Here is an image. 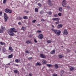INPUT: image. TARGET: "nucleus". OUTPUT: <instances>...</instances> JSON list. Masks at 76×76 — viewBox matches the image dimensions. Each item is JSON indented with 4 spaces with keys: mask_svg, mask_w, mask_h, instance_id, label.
<instances>
[{
    "mask_svg": "<svg viewBox=\"0 0 76 76\" xmlns=\"http://www.w3.org/2000/svg\"><path fill=\"white\" fill-rule=\"evenodd\" d=\"M15 28H12L7 30V32L9 35L10 36H14L15 35V34L13 32H17V31H15Z\"/></svg>",
    "mask_w": 76,
    "mask_h": 76,
    "instance_id": "nucleus-1",
    "label": "nucleus"
},
{
    "mask_svg": "<svg viewBox=\"0 0 76 76\" xmlns=\"http://www.w3.org/2000/svg\"><path fill=\"white\" fill-rule=\"evenodd\" d=\"M52 31H53V32H55L56 35H57L58 36L60 35L61 31H60V30H55L53 29H52Z\"/></svg>",
    "mask_w": 76,
    "mask_h": 76,
    "instance_id": "nucleus-2",
    "label": "nucleus"
},
{
    "mask_svg": "<svg viewBox=\"0 0 76 76\" xmlns=\"http://www.w3.org/2000/svg\"><path fill=\"white\" fill-rule=\"evenodd\" d=\"M66 4L67 3H66V0H64L62 1V5L63 7H66V6H64V5H66Z\"/></svg>",
    "mask_w": 76,
    "mask_h": 76,
    "instance_id": "nucleus-3",
    "label": "nucleus"
},
{
    "mask_svg": "<svg viewBox=\"0 0 76 76\" xmlns=\"http://www.w3.org/2000/svg\"><path fill=\"white\" fill-rule=\"evenodd\" d=\"M48 4L50 6H53V3L51 2V1L50 0H49L48 1Z\"/></svg>",
    "mask_w": 76,
    "mask_h": 76,
    "instance_id": "nucleus-4",
    "label": "nucleus"
},
{
    "mask_svg": "<svg viewBox=\"0 0 76 76\" xmlns=\"http://www.w3.org/2000/svg\"><path fill=\"white\" fill-rule=\"evenodd\" d=\"M38 38H40V39H42L43 38V34H39L38 37Z\"/></svg>",
    "mask_w": 76,
    "mask_h": 76,
    "instance_id": "nucleus-5",
    "label": "nucleus"
},
{
    "mask_svg": "<svg viewBox=\"0 0 76 76\" xmlns=\"http://www.w3.org/2000/svg\"><path fill=\"white\" fill-rule=\"evenodd\" d=\"M40 57L42 58H45L46 57L45 56L43 55V54H40Z\"/></svg>",
    "mask_w": 76,
    "mask_h": 76,
    "instance_id": "nucleus-6",
    "label": "nucleus"
},
{
    "mask_svg": "<svg viewBox=\"0 0 76 76\" xmlns=\"http://www.w3.org/2000/svg\"><path fill=\"white\" fill-rule=\"evenodd\" d=\"M68 34V32H67V30L65 29L64 31V35H67Z\"/></svg>",
    "mask_w": 76,
    "mask_h": 76,
    "instance_id": "nucleus-7",
    "label": "nucleus"
},
{
    "mask_svg": "<svg viewBox=\"0 0 76 76\" xmlns=\"http://www.w3.org/2000/svg\"><path fill=\"white\" fill-rule=\"evenodd\" d=\"M9 50H10V52H13V49H12V48L11 46H10L9 48Z\"/></svg>",
    "mask_w": 76,
    "mask_h": 76,
    "instance_id": "nucleus-8",
    "label": "nucleus"
},
{
    "mask_svg": "<svg viewBox=\"0 0 76 76\" xmlns=\"http://www.w3.org/2000/svg\"><path fill=\"white\" fill-rule=\"evenodd\" d=\"M35 66H41V63L40 62H37Z\"/></svg>",
    "mask_w": 76,
    "mask_h": 76,
    "instance_id": "nucleus-9",
    "label": "nucleus"
},
{
    "mask_svg": "<svg viewBox=\"0 0 76 76\" xmlns=\"http://www.w3.org/2000/svg\"><path fill=\"white\" fill-rule=\"evenodd\" d=\"M56 52V50H53L52 51H51L50 53L51 54H55Z\"/></svg>",
    "mask_w": 76,
    "mask_h": 76,
    "instance_id": "nucleus-10",
    "label": "nucleus"
},
{
    "mask_svg": "<svg viewBox=\"0 0 76 76\" xmlns=\"http://www.w3.org/2000/svg\"><path fill=\"white\" fill-rule=\"evenodd\" d=\"M14 72L15 74H16L17 73L18 74H19V72L18 71V70H14Z\"/></svg>",
    "mask_w": 76,
    "mask_h": 76,
    "instance_id": "nucleus-11",
    "label": "nucleus"
},
{
    "mask_svg": "<svg viewBox=\"0 0 76 76\" xmlns=\"http://www.w3.org/2000/svg\"><path fill=\"white\" fill-rule=\"evenodd\" d=\"M52 20H60V18H53L52 19Z\"/></svg>",
    "mask_w": 76,
    "mask_h": 76,
    "instance_id": "nucleus-12",
    "label": "nucleus"
},
{
    "mask_svg": "<svg viewBox=\"0 0 76 76\" xmlns=\"http://www.w3.org/2000/svg\"><path fill=\"white\" fill-rule=\"evenodd\" d=\"M46 65H47V66H48V67H51L53 66V65L51 64H46Z\"/></svg>",
    "mask_w": 76,
    "mask_h": 76,
    "instance_id": "nucleus-13",
    "label": "nucleus"
},
{
    "mask_svg": "<svg viewBox=\"0 0 76 76\" xmlns=\"http://www.w3.org/2000/svg\"><path fill=\"white\" fill-rule=\"evenodd\" d=\"M26 43H27V44H32L31 41L29 40L26 41Z\"/></svg>",
    "mask_w": 76,
    "mask_h": 76,
    "instance_id": "nucleus-14",
    "label": "nucleus"
},
{
    "mask_svg": "<svg viewBox=\"0 0 76 76\" xmlns=\"http://www.w3.org/2000/svg\"><path fill=\"white\" fill-rule=\"evenodd\" d=\"M21 29L23 31H26V27L22 26Z\"/></svg>",
    "mask_w": 76,
    "mask_h": 76,
    "instance_id": "nucleus-15",
    "label": "nucleus"
},
{
    "mask_svg": "<svg viewBox=\"0 0 76 76\" xmlns=\"http://www.w3.org/2000/svg\"><path fill=\"white\" fill-rule=\"evenodd\" d=\"M42 64H46L47 61L45 60H43L42 62Z\"/></svg>",
    "mask_w": 76,
    "mask_h": 76,
    "instance_id": "nucleus-16",
    "label": "nucleus"
},
{
    "mask_svg": "<svg viewBox=\"0 0 76 76\" xmlns=\"http://www.w3.org/2000/svg\"><path fill=\"white\" fill-rule=\"evenodd\" d=\"M55 68L56 69H57L58 68V66L57 64H56L55 65Z\"/></svg>",
    "mask_w": 76,
    "mask_h": 76,
    "instance_id": "nucleus-17",
    "label": "nucleus"
},
{
    "mask_svg": "<svg viewBox=\"0 0 76 76\" xmlns=\"http://www.w3.org/2000/svg\"><path fill=\"white\" fill-rule=\"evenodd\" d=\"M63 10V9L62 8V7H60L59 9V12H61Z\"/></svg>",
    "mask_w": 76,
    "mask_h": 76,
    "instance_id": "nucleus-18",
    "label": "nucleus"
},
{
    "mask_svg": "<svg viewBox=\"0 0 76 76\" xmlns=\"http://www.w3.org/2000/svg\"><path fill=\"white\" fill-rule=\"evenodd\" d=\"M9 9L8 8H6V9H5L4 11L5 12H6V13H8L9 12Z\"/></svg>",
    "mask_w": 76,
    "mask_h": 76,
    "instance_id": "nucleus-19",
    "label": "nucleus"
},
{
    "mask_svg": "<svg viewBox=\"0 0 76 76\" xmlns=\"http://www.w3.org/2000/svg\"><path fill=\"white\" fill-rule=\"evenodd\" d=\"M62 26H62V25L58 24V28H62Z\"/></svg>",
    "mask_w": 76,
    "mask_h": 76,
    "instance_id": "nucleus-20",
    "label": "nucleus"
},
{
    "mask_svg": "<svg viewBox=\"0 0 76 76\" xmlns=\"http://www.w3.org/2000/svg\"><path fill=\"white\" fill-rule=\"evenodd\" d=\"M15 61L16 63H19L20 62V60L16 59L15 60Z\"/></svg>",
    "mask_w": 76,
    "mask_h": 76,
    "instance_id": "nucleus-21",
    "label": "nucleus"
},
{
    "mask_svg": "<svg viewBox=\"0 0 76 76\" xmlns=\"http://www.w3.org/2000/svg\"><path fill=\"white\" fill-rule=\"evenodd\" d=\"M0 44L1 45H5V43L2 42H0Z\"/></svg>",
    "mask_w": 76,
    "mask_h": 76,
    "instance_id": "nucleus-22",
    "label": "nucleus"
},
{
    "mask_svg": "<svg viewBox=\"0 0 76 76\" xmlns=\"http://www.w3.org/2000/svg\"><path fill=\"white\" fill-rule=\"evenodd\" d=\"M12 57H13V55L12 54H11L8 56V58H12Z\"/></svg>",
    "mask_w": 76,
    "mask_h": 76,
    "instance_id": "nucleus-23",
    "label": "nucleus"
},
{
    "mask_svg": "<svg viewBox=\"0 0 76 76\" xmlns=\"http://www.w3.org/2000/svg\"><path fill=\"white\" fill-rule=\"evenodd\" d=\"M17 19L18 20H21L22 19V17H17Z\"/></svg>",
    "mask_w": 76,
    "mask_h": 76,
    "instance_id": "nucleus-24",
    "label": "nucleus"
},
{
    "mask_svg": "<svg viewBox=\"0 0 76 76\" xmlns=\"http://www.w3.org/2000/svg\"><path fill=\"white\" fill-rule=\"evenodd\" d=\"M1 29H2V30H3L4 31V30H5V29H6V28H5V27H4L1 26Z\"/></svg>",
    "mask_w": 76,
    "mask_h": 76,
    "instance_id": "nucleus-25",
    "label": "nucleus"
},
{
    "mask_svg": "<svg viewBox=\"0 0 76 76\" xmlns=\"http://www.w3.org/2000/svg\"><path fill=\"white\" fill-rule=\"evenodd\" d=\"M4 31L2 29H0V34H3V32Z\"/></svg>",
    "mask_w": 76,
    "mask_h": 76,
    "instance_id": "nucleus-26",
    "label": "nucleus"
},
{
    "mask_svg": "<svg viewBox=\"0 0 76 76\" xmlns=\"http://www.w3.org/2000/svg\"><path fill=\"white\" fill-rule=\"evenodd\" d=\"M47 42L48 43H49L50 44V43H51V42H52V41L50 40H48L47 41Z\"/></svg>",
    "mask_w": 76,
    "mask_h": 76,
    "instance_id": "nucleus-27",
    "label": "nucleus"
},
{
    "mask_svg": "<svg viewBox=\"0 0 76 76\" xmlns=\"http://www.w3.org/2000/svg\"><path fill=\"white\" fill-rule=\"evenodd\" d=\"M3 52H5V53H7V50H6L4 48L3 49Z\"/></svg>",
    "mask_w": 76,
    "mask_h": 76,
    "instance_id": "nucleus-28",
    "label": "nucleus"
},
{
    "mask_svg": "<svg viewBox=\"0 0 76 76\" xmlns=\"http://www.w3.org/2000/svg\"><path fill=\"white\" fill-rule=\"evenodd\" d=\"M23 18L25 19H28V17L27 16H25L24 17H23Z\"/></svg>",
    "mask_w": 76,
    "mask_h": 76,
    "instance_id": "nucleus-29",
    "label": "nucleus"
},
{
    "mask_svg": "<svg viewBox=\"0 0 76 76\" xmlns=\"http://www.w3.org/2000/svg\"><path fill=\"white\" fill-rule=\"evenodd\" d=\"M4 19L5 22H7V19H8V17H4Z\"/></svg>",
    "mask_w": 76,
    "mask_h": 76,
    "instance_id": "nucleus-30",
    "label": "nucleus"
},
{
    "mask_svg": "<svg viewBox=\"0 0 76 76\" xmlns=\"http://www.w3.org/2000/svg\"><path fill=\"white\" fill-rule=\"evenodd\" d=\"M35 10L36 13H37V12H38V8H35Z\"/></svg>",
    "mask_w": 76,
    "mask_h": 76,
    "instance_id": "nucleus-31",
    "label": "nucleus"
},
{
    "mask_svg": "<svg viewBox=\"0 0 76 76\" xmlns=\"http://www.w3.org/2000/svg\"><path fill=\"white\" fill-rule=\"evenodd\" d=\"M4 18L7 17V14H6V13H4Z\"/></svg>",
    "mask_w": 76,
    "mask_h": 76,
    "instance_id": "nucleus-32",
    "label": "nucleus"
},
{
    "mask_svg": "<svg viewBox=\"0 0 76 76\" xmlns=\"http://www.w3.org/2000/svg\"><path fill=\"white\" fill-rule=\"evenodd\" d=\"M12 10H8V13H12Z\"/></svg>",
    "mask_w": 76,
    "mask_h": 76,
    "instance_id": "nucleus-33",
    "label": "nucleus"
},
{
    "mask_svg": "<svg viewBox=\"0 0 76 76\" xmlns=\"http://www.w3.org/2000/svg\"><path fill=\"white\" fill-rule=\"evenodd\" d=\"M59 58H62V57H63V56L62 55H60L58 56Z\"/></svg>",
    "mask_w": 76,
    "mask_h": 76,
    "instance_id": "nucleus-34",
    "label": "nucleus"
},
{
    "mask_svg": "<svg viewBox=\"0 0 76 76\" xmlns=\"http://www.w3.org/2000/svg\"><path fill=\"white\" fill-rule=\"evenodd\" d=\"M70 70H71V71H72V70H74V68L73 67H72L70 68Z\"/></svg>",
    "mask_w": 76,
    "mask_h": 76,
    "instance_id": "nucleus-35",
    "label": "nucleus"
},
{
    "mask_svg": "<svg viewBox=\"0 0 76 76\" xmlns=\"http://www.w3.org/2000/svg\"><path fill=\"white\" fill-rule=\"evenodd\" d=\"M48 15H51L52 14V12H51V11H50L48 12Z\"/></svg>",
    "mask_w": 76,
    "mask_h": 76,
    "instance_id": "nucleus-36",
    "label": "nucleus"
},
{
    "mask_svg": "<svg viewBox=\"0 0 76 76\" xmlns=\"http://www.w3.org/2000/svg\"><path fill=\"white\" fill-rule=\"evenodd\" d=\"M7 1V0H4L3 1V3L4 4H5V3H6Z\"/></svg>",
    "mask_w": 76,
    "mask_h": 76,
    "instance_id": "nucleus-37",
    "label": "nucleus"
},
{
    "mask_svg": "<svg viewBox=\"0 0 76 76\" xmlns=\"http://www.w3.org/2000/svg\"><path fill=\"white\" fill-rule=\"evenodd\" d=\"M40 13L41 14H43V13H44V11L42 10L40 12Z\"/></svg>",
    "mask_w": 76,
    "mask_h": 76,
    "instance_id": "nucleus-38",
    "label": "nucleus"
},
{
    "mask_svg": "<svg viewBox=\"0 0 76 76\" xmlns=\"http://www.w3.org/2000/svg\"><path fill=\"white\" fill-rule=\"evenodd\" d=\"M28 60H32V57H31L30 58H28Z\"/></svg>",
    "mask_w": 76,
    "mask_h": 76,
    "instance_id": "nucleus-39",
    "label": "nucleus"
},
{
    "mask_svg": "<svg viewBox=\"0 0 76 76\" xmlns=\"http://www.w3.org/2000/svg\"><path fill=\"white\" fill-rule=\"evenodd\" d=\"M38 6H39V7H41V4L40 3L38 4Z\"/></svg>",
    "mask_w": 76,
    "mask_h": 76,
    "instance_id": "nucleus-40",
    "label": "nucleus"
},
{
    "mask_svg": "<svg viewBox=\"0 0 76 76\" xmlns=\"http://www.w3.org/2000/svg\"><path fill=\"white\" fill-rule=\"evenodd\" d=\"M26 53H27V54H29L30 53L29 52H28V51L26 50L25 51Z\"/></svg>",
    "mask_w": 76,
    "mask_h": 76,
    "instance_id": "nucleus-41",
    "label": "nucleus"
},
{
    "mask_svg": "<svg viewBox=\"0 0 76 76\" xmlns=\"http://www.w3.org/2000/svg\"><path fill=\"white\" fill-rule=\"evenodd\" d=\"M61 73H64V70H61Z\"/></svg>",
    "mask_w": 76,
    "mask_h": 76,
    "instance_id": "nucleus-42",
    "label": "nucleus"
},
{
    "mask_svg": "<svg viewBox=\"0 0 76 76\" xmlns=\"http://www.w3.org/2000/svg\"><path fill=\"white\" fill-rule=\"evenodd\" d=\"M66 7V8H67V9H70V7H69V6H66V7Z\"/></svg>",
    "mask_w": 76,
    "mask_h": 76,
    "instance_id": "nucleus-43",
    "label": "nucleus"
},
{
    "mask_svg": "<svg viewBox=\"0 0 76 76\" xmlns=\"http://www.w3.org/2000/svg\"><path fill=\"white\" fill-rule=\"evenodd\" d=\"M54 16H55V17H56V18H57V17L58 16V15H57V14H55L54 15Z\"/></svg>",
    "mask_w": 76,
    "mask_h": 76,
    "instance_id": "nucleus-44",
    "label": "nucleus"
},
{
    "mask_svg": "<svg viewBox=\"0 0 76 76\" xmlns=\"http://www.w3.org/2000/svg\"><path fill=\"white\" fill-rule=\"evenodd\" d=\"M24 12H25L26 13H29V11H26V10H25L24 11Z\"/></svg>",
    "mask_w": 76,
    "mask_h": 76,
    "instance_id": "nucleus-45",
    "label": "nucleus"
},
{
    "mask_svg": "<svg viewBox=\"0 0 76 76\" xmlns=\"http://www.w3.org/2000/svg\"><path fill=\"white\" fill-rule=\"evenodd\" d=\"M35 22H36V20H33L32 21V23H35Z\"/></svg>",
    "mask_w": 76,
    "mask_h": 76,
    "instance_id": "nucleus-46",
    "label": "nucleus"
},
{
    "mask_svg": "<svg viewBox=\"0 0 76 76\" xmlns=\"http://www.w3.org/2000/svg\"><path fill=\"white\" fill-rule=\"evenodd\" d=\"M37 32L39 33H40V32H41V31H39V30H38V31H37Z\"/></svg>",
    "mask_w": 76,
    "mask_h": 76,
    "instance_id": "nucleus-47",
    "label": "nucleus"
},
{
    "mask_svg": "<svg viewBox=\"0 0 76 76\" xmlns=\"http://www.w3.org/2000/svg\"><path fill=\"white\" fill-rule=\"evenodd\" d=\"M34 41L35 42H36V43L37 42V41L35 38L34 39Z\"/></svg>",
    "mask_w": 76,
    "mask_h": 76,
    "instance_id": "nucleus-48",
    "label": "nucleus"
},
{
    "mask_svg": "<svg viewBox=\"0 0 76 76\" xmlns=\"http://www.w3.org/2000/svg\"><path fill=\"white\" fill-rule=\"evenodd\" d=\"M41 21H45V20H44V19L42 18L41 19Z\"/></svg>",
    "mask_w": 76,
    "mask_h": 76,
    "instance_id": "nucleus-49",
    "label": "nucleus"
},
{
    "mask_svg": "<svg viewBox=\"0 0 76 76\" xmlns=\"http://www.w3.org/2000/svg\"><path fill=\"white\" fill-rule=\"evenodd\" d=\"M58 15V16H61V13H59Z\"/></svg>",
    "mask_w": 76,
    "mask_h": 76,
    "instance_id": "nucleus-50",
    "label": "nucleus"
},
{
    "mask_svg": "<svg viewBox=\"0 0 76 76\" xmlns=\"http://www.w3.org/2000/svg\"><path fill=\"white\" fill-rule=\"evenodd\" d=\"M18 24L19 25H21L22 24V23H20V22H19V23H18Z\"/></svg>",
    "mask_w": 76,
    "mask_h": 76,
    "instance_id": "nucleus-51",
    "label": "nucleus"
},
{
    "mask_svg": "<svg viewBox=\"0 0 76 76\" xmlns=\"http://www.w3.org/2000/svg\"><path fill=\"white\" fill-rule=\"evenodd\" d=\"M28 76H32V74H31V73H29V74Z\"/></svg>",
    "mask_w": 76,
    "mask_h": 76,
    "instance_id": "nucleus-52",
    "label": "nucleus"
},
{
    "mask_svg": "<svg viewBox=\"0 0 76 76\" xmlns=\"http://www.w3.org/2000/svg\"><path fill=\"white\" fill-rule=\"evenodd\" d=\"M57 74H53V76H57Z\"/></svg>",
    "mask_w": 76,
    "mask_h": 76,
    "instance_id": "nucleus-53",
    "label": "nucleus"
},
{
    "mask_svg": "<svg viewBox=\"0 0 76 76\" xmlns=\"http://www.w3.org/2000/svg\"><path fill=\"white\" fill-rule=\"evenodd\" d=\"M56 24H58V23H59V22L58 21L57 22H56Z\"/></svg>",
    "mask_w": 76,
    "mask_h": 76,
    "instance_id": "nucleus-54",
    "label": "nucleus"
},
{
    "mask_svg": "<svg viewBox=\"0 0 76 76\" xmlns=\"http://www.w3.org/2000/svg\"><path fill=\"white\" fill-rule=\"evenodd\" d=\"M2 12H0V15H2Z\"/></svg>",
    "mask_w": 76,
    "mask_h": 76,
    "instance_id": "nucleus-55",
    "label": "nucleus"
},
{
    "mask_svg": "<svg viewBox=\"0 0 76 76\" xmlns=\"http://www.w3.org/2000/svg\"><path fill=\"white\" fill-rule=\"evenodd\" d=\"M7 65H8V66H10V63H9L7 64Z\"/></svg>",
    "mask_w": 76,
    "mask_h": 76,
    "instance_id": "nucleus-56",
    "label": "nucleus"
},
{
    "mask_svg": "<svg viewBox=\"0 0 76 76\" xmlns=\"http://www.w3.org/2000/svg\"><path fill=\"white\" fill-rule=\"evenodd\" d=\"M37 26H41V25H40V24H38L37 25Z\"/></svg>",
    "mask_w": 76,
    "mask_h": 76,
    "instance_id": "nucleus-57",
    "label": "nucleus"
},
{
    "mask_svg": "<svg viewBox=\"0 0 76 76\" xmlns=\"http://www.w3.org/2000/svg\"><path fill=\"white\" fill-rule=\"evenodd\" d=\"M67 52H70V51L69 50H67Z\"/></svg>",
    "mask_w": 76,
    "mask_h": 76,
    "instance_id": "nucleus-58",
    "label": "nucleus"
},
{
    "mask_svg": "<svg viewBox=\"0 0 76 76\" xmlns=\"http://www.w3.org/2000/svg\"><path fill=\"white\" fill-rule=\"evenodd\" d=\"M52 27L53 28H54V26L52 25Z\"/></svg>",
    "mask_w": 76,
    "mask_h": 76,
    "instance_id": "nucleus-59",
    "label": "nucleus"
},
{
    "mask_svg": "<svg viewBox=\"0 0 76 76\" xmlns=\"http://www.w3.org/2000/svg\"><path fill=\"white\" fill-rule=\"evenodd\" d=\"M1 48H0V51H1Z\"/></svg>",
    "mask_w": 76,
    "mask_h": 76,
    "instance_id": "nucleus-60",
    "label": "nucleus"
},
{
    "mask_svg": "<svg viewBox=\"0 0 76 76\" xmlns=\"http://www.w3.org/2000/svg\"><path fill=\"white\" fill-rule=\"evenodd\" d=\"M60 75H61V76H63V75H61V74H60Z\"/></svg>",
    "mask_w": 76,
    "mask_h": 76,
    "instance_id": "nucleus-61",
    "label": "nucleus"
},
{
    "mask_svg": "<svg viewBox=\"0 0 76 76\" xmlns=\"http://www.w3.org/2000/svg\"><path fill=\"white\" fill-rule=\"evenodd\" d=\"M16 66H18V65H17Z\"/></svg>",
    "mask_w": 76,
    "mask_h": 76,
    "instance_id": "nucleus-62",
    "label": "nucleus"
},
{
    "mask_svg": "<svg viewBox=\"0 0 76 76\" xmlns=\"http://www.w3.org/2000/svg\"><path fill=\"white\" fill-rule=\"evenodd\" d=\"M75 52L76 53V50L75 51Z\"/></svg>",
    "mask_w": 76,
    "mask_h": 76,
    "instance_id": "nucleus-63",
    "label": "nucleus"
},
{
    "mask_svg": "<svg viewBox=\"0 0 76 76\" xmlns=\"http://www.w3.org/2000/svg\"><path fill=\"white\" fill-rule=\"evenodd\" d=\"M61 47H63V46H62Z\"/></svg>",
    "mask_w": 76,
    "mask_h": 76,
    "instance_id": "nucleus-64",
    "label": "nucleus"
}]
</instances>
